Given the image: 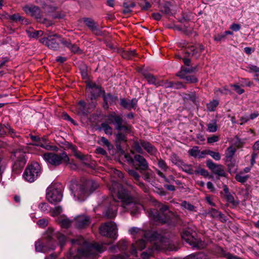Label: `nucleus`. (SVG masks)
Returning <instances> with one entry per match:
<instances>
[{
  "instance_id": "30",
  "label": "nucleus",
  "mask_w": 259,
  "mask_h": 259,
  "mask_svg": "<svg viewBox=\"0 0 259 259\" xmlns=\"http://www.w3.org/2000/svg\"><path fill=\"white\" fill-rule=\"evenodd\" d=\"M185 53L195 56L197 59L200 57V52H198L197 48L193 46H189L186 47Z\"/></svg>"
},
{
  "instance_id": "22",
  "label": "nucleus",
  "mask_w": 259,
  "mask_h": 259,
  "mask_svg": "<svg viewBox=\"0 0 259 259\" xmlns=\"http://www.w3.org/2000/svg\"><path fill=\"white\" fill-rule=\"evenodd\" d=\"M87 86L88 91L91 94V100H94L99 96L102 92L101 87L100 85H97L95 83H89Z\"/></svg>"
},
{
  "instance_id": "44",
  "label": "nucleus",
  "mask_w": 259,
  "mask_h": 259,
  "mask_svg": "<svg viewBox=\"0 0 259 259\" xmlns=\"http://www.w3.org/2000/svg\"><path fill=\"white\" fill-rule=\"evenodd\" d=\"M226 162L227 163L229 172L230 174L235 173L237 170V166L235 163L232 161V160L229 161H226Z\"/></svg>"
},
{
  "instance_id": "38",
  "label": "nucleus",
  "mask_w": 259,
  "mask_h": 259,
  "mask_svg": "<svg viewBox=\"0 0 259 259\" xmlns=\"http://www.w3.org/2000/svg\"><path fill=\"white\" fill-rule=\"evenodd\" d=\"M171 162L178 167H180L182 164L183 161L176 154L173 153L170 156Z\"/></svg>"
},
{
  "instance_id": "20",
  "label": "nucleus",
  "mask_w": 259,
  "mask_h": 259,
  "mask_svg": "<svg viewBox=\"0 0 259 259\" xmlns=\"http://www.w3.org/2000/svg\"><path fill=\"white\" fill-rule=\"evenodd\" d=\"M74 222L76 227L79 229L84 228L90 224L91 219L89 216L80 215L74 219Z\"/></svg>"
},
{
  "instance_id": "52",
  "label": "nucleus",
  "mask_w": 259,
  "mask_h": 259,
  "mask_svg": "<svg viewBox=\"0 0 259 259\" xmlns=\"http://www.w3.org/2000/svg\"><path fill=\"white\" fill-rule=\"evenodd\" d=\"M100 141L101 144L103 146H106L109 150L112 149V145L106 138L102 137L100 139Z\"/></svg>"
},
{
  "instance_id": "62",
  "label": "nucleus",
  "mask_w": 259,
  "mask_h": 259,
  "mask_svg": "<svg viewBox=\"0 0 259 259\" xmlns=\"http://www.w3.org/2000/svg\"><path fill=\"white\" fill-rule=\"evenodd\" d=\"M71 225V222L68 219H63L61 222V226L62 227L67 228Z\"/></svg>"
},
{
  "instance_id": "16",
  "label": "nucleus",
  "mask_w": 259,
  "mask_h": 259,
  "mask_svg": "<svg viewBox=\"0 0 259 259\" xmlns=\"http://www.w3.org/2000/svg\"><path fill=\"white\" fill-rule=\"evenodd\" d=\"M109 203L108 207L104 212L105 216L108 219L114 218L116 217L117 210L116 201L114 199H108L105 201V203Z\"/></svg>"
},
{
  "instance_id": "15",
  "label": "nucleus",
  "mask_w": 259,
  "mask_h": 259,
  "mask_svg": "<svg viewBox=\"0 0 259 259\" xmlns=\"http://www.w3.org/2000/svg\"><path fill=\"white\" fill-rule=\"evenodd\" d=\"M133 166L136 170H139L141 173L149 169V164L146 159L142 155L136 154L134 156Z\"/></svg>"
},
{
  "instance_id": "23",
  "label": "nucleus",
  "mask_w": 259,
  "mask_h": 259,
  "mask_svg": "<svg viewBox=\"0 0 259 259\" xmlns=\"http://www.w3.org/2000/svg\"><path fill=\"white\" fill-rule=\"evenodd\" d=\"M103 98L104 102L103 107L105 109L108 108L109 104L113 105L116 104L118 101V97L116 96L112 95L109 93L107 94L104 93L103 95Z\"/></svg>"
},
{
  "instance_id": "17",
  "label": "nucleus",
  "mask_w": 259,
  "mask_h": 259,
  "mask_svg": "<svg viewBox=\"0 0 259 259\" xmlns=\"http://www.w3.org/2000/svg\"><path fill=\"white\" fill-rule=\"evenodd\" d=\"M23 9L26 14L34 17L37 21L41 20V12L38 7L32 5H26L23 7Z\"/></svg>"
},
{
  "instance_id": "59",
  "label": "nucleus",
  "mask_w": 259,
  "mask_h": 259,
  "mask_svg": "<svg viewBox=\"0 0 259 259\" xmlns=\"http://www.w3.org/2000/svg\"><path fill=\"white\" fill-rule=\"evenodd\" d=\"M39 208L43 212L49 211V205L47 203L41 202L39 204Z\"/></svg>"
},
{
  "instance_id": "56",
  "label": "nucleus",
  "mask_w": 259,
  "mask_h": 259,
  "mask_svg": "<svg viewBox=\"0 0 259 259\" xmlns=\"http://www.w3.org/2000/svg\"><path fill=\"white\" fill-rule=\"evenodd\" d=\"M145 2V4H144L142 2L139 3L138 4L139 6L141 8V10H143V11L148 10L149 9H150L151 7V5L150 4V3H149L147 1H146Z\"/></svg>"
},
{
  "instance_id": "8",
  "label": "nucleus",
  "mask_w": 259,
  "mask_h": 259,
  "mask_svg": "<svg viewBox=\"0 0 259 259\" xmlns=\"http://www.w3.org/2000/svg\"><path fill=\"white\" fill-rule=\"evenodd\" d=\"M44 158L48 163L56 166L63 162L66 164L69 163V158L65 152H62L60 154L53 152L47 153L44 154Z\"/></svg>"
},
{
  "instance_id": "60",
  "label": "nucleus",
  "mask_w": 259,
  "mask_h": 259,
  "mask_svg": "<svg viewBox=\"0 0 259 259\" xmlns=\"http://www.w3.org/2000/svg\"><path fill=\"white\" fill-rule=\"evenodd\" d=\"M219 137L218 136L213 135L211 137H208L207 139V142L208 144H212L219 141Z\"/></svg>"
},
{
  "instance_id": "6",
  "label": "nucleus",
  "mask_w": 259,
  "mask_h": 259,
  "mask_svg": "<svg viewBox=\"0 0 259 259\" xmlns=\"http://www.w3.org/2000/svg\"><path fill=\"white\" fill-rule=\"evenodd\" d=\"M107 121L114 126L115 130L125 133H132V126L124 121L121 116L113 113L107 116Z\"/></svg>"
},
{
  "instance_id": "31",
  "label": "nucleus",
  "mask_w": 259,
  "mask_h": 259,
  "mask_svg": "<svg viewBox=\"0 0 259 259\" xmlns=\"http://www.w3.org/2000/svg\"><path fill=\"white\" fill-rule=\"evenodd\" d=\"M236 151V148L233 147H229L225 152V161H229L232 160V158Z\"/></svg>"
},
{
  "instance_id": "39",
  "label": "nucleus",
  "mask_w": 259,
  "mask_h": 259,
  "mask_svg": "<svg viewBox=\"0 0 259 259\" xmlns=\"http://www.w3.org/2000/svg\"><path fill=\"white\" fill-rule=\"evenodd\" d=\"M160 12L166 15H170L172 14L170 5L169 3H166L160 7Z\"/></svg>"
},
{
  "instance_id": "53",
  "label": "nucleus",
  "mask_w": 259,
  "mask_h": 259,
  "mask_svg": "<svg viewBox=\"0 0 259 259\" xmlns=\"http://www.w3.org/2000/svg\"><path fill=\"white\" fill-rule=\"evenodd\" d=\"M247 68L249 73H259V67L256 65L249 64L247 66Z\"/></svg>"
},
{
  "instance_id": "58",
  "label": "nucleus",
  "mask_w": 259,
  "mask_h": 259,
  "mask_svg": "<svg viewBox=\"0 0 259 259\" xmlns=\"http://www.w3.org/2000/svg\"><path fill=\"white\" fill-rule=\"evenodd\" d=\"M229 91L225 88L223 89H218L215 91V94L219 96L220 95H227Z\"/></svg>"
},
{
  "instance_id": "14",
  "label": "nucleus",
  "mask_w": 259,
  "mask_h": 259,
  "mask_svg": "<svg viewBox=\"0 0 259 259\" xmlns=\"http://www.w3.org/2000/svg\"><path fill=\"white\" fill-rule=\"evenodd\" d=\"M159 242H155L151 248H149L146 251L142 253L141 256L143 259H147L153 254V250H161L165 249V244L166 238L161 236L157 237Z\"/></svg>"
},
{
  "instance_id": "3",
  "label": "nucleus",
  "mask_w": 259,
  "mask_h": 259,
  "mask_svg": "<svg viewBox=\"0 0 259 259\" xmlns=\"http://www.w3.org/2000/svg\"><path fill=\"white\" fill-rule=\"evenodd\" d=\"M46 239V244H44L41 242L38 241L35 242V248L36 251L47 252L53 250L56 247V244L53 242V240L57 238L61 248H62L64 245L66 238L64 235L60 233H54V230L52 228H49L45 235Z\"/></svg>"
},
{
  "instance_id": "51",
  "label": "nucleus",
  "mask_w": 259,
  "mask_h": 259,
  "mask_svg": "<svg viewBox=\"0 0 259 259\" xmlns=\"http://www.w3.org/2000/svg\"><path fill=\"white\" fill-rule=\"evenodd\" d=\"M5 130L7 133H8L9 135L11 136L12 137H17L18 136L16 135L15 131L11 128V126L9 124H7L5 125Z\"/></svg>"
},
{
  "instance_id": "43",
  "label": "nucleus",
  "mask_w": 259,
  "mask_h": 259,
  "mask_svg": "<svg viewBox=\"0 0 259 259\" xmlns=\"http://www.w3.org/2000/svg\"><path fill=\"white\" fill-rule=\"evenodd\" d=\"M219 105V101L217 100H213L206 105L207 110L209 111H214L216 107Z\"/></svg>"
},
{
  "instance_id": "4",
  "label": "nucleus",
  "mask_w": 259,
  "mask_h": 259,
  "mask_svg": "<svg viewBox=\"0 0 259 259\" xmlns=\"http://www.w3.org/2000/svg\"><path fill=\"white\" fill-rule=\"evenodd\" d=\"M99 187V184L92 180H87L80 184H72L70 190L74 197L79 201L84 200Z\"/></svg>"
},
{
  "instance_id": "40",
  "label": "nucleus",
  "mask_w": 259,
  "mask_h": 259,
  "mask_svg": "<svg viewBox=\"0 0 259 259\" xmlns=\"http://www.w3.org/2000/svg\"><path fill=\"white\" fill-rule=\"evenodd\" d=\"M128 231L129 233L133 235H138V236H141L145 235L144 231L137 227H133L131 228Z\"/></svg>"
},
{
  "instance_id": "29",
  "label": "nucleus",
  "mask_w": 259,
  "mask_h": 259,
  "mask_svg": "<svg viewBox=\"0 0 259 259\" xmlns=\"http://www.w3.org/2000/svg\"><path fill=\"white\" fill-rule=\"evenodd\" d=\"M127 133H125L123 132V133L121 132H118L116 135V138H115V142H116V146L117 148L118 147H120V144L121 142H125L127 141V137L125 136V134Z\"/></svg>"
},
{
  "instance_id": "49",
  "label": "nucleus",
  "mask_w": 259,
  "mask_h": 259,
  "mask_svg": "<svg viewBox=\"0 0 259 259\" xmlns=\"http://www.w3.org/2000/svg\"><path fill=\"white\" fill-rule=\"evenodd\" d=\"M249 176L248 175L243 176L241 174H236L235 176V179L241 183L246 182Z\"/></svg>"
},
{
  "instance_id": "54",
  "label": "nucleus",
  "mask_w": 259,
  "mask_h": 259,
  "mask_svg": "<svg viewBox=\"0 0 259 259\" xmlns=\"http://www.w3.org/2000/svg\"><path fill=\"white\" fill-rule=\"evenodd\" d=\"M141 141L140 140V142L139 141H135L134 142L133 147L134 149L138 153H143V150L142 149V146H141Z\"/></svg>"
},
{
  "instance_id": "28",
  "label": "nucleus",
  "mask_w": 259,
  "mask_h": 259,
  "mask_svg": "<svg viewBox=\"0 0 259 259\" xmlns=\"http://www.w3.org/2000/svg\"><path fill=\"white\" fill-rule=\"evenodd\" d=\"M146 245V242L144 239L139 240L136 242V246L132 244V251L131 253L133 255L137 254L136 248H138L140 250H142L145 248Z\"/></svg>"
},
{
  "instance_id": "9",
  "label": "nucleus",
  "mask_w": 259,
  "mask_h": 259,
  "mask_svg": "<svg viewBox=\"0 0 259 259\" xmlns=\"http://www.w3.org/2000/svg\"><path fill=\"white\" fill-rule=\"evenodd\" d=\"M40 174V168L37 163L28 165L23 174V177L26 181L29 183L35 181Z\"/></svg>"
},
{
  "instance_id": "7",
  "label": "nucleus",
  "mask_w": 259,
  "mask_h": 259,
  "mask_svg": "<svg viewBox=\"0 0 259 259\" xmlns=\"http://www.w3.org/2000/svg\"><path fill=\"white\" fill-rule=\"evenodd\" d=\"M159 210L151 209L148 215L154 221L159 223L165 224L169 220L168 214V207L166 205L159 204L158 206Z\"/></svg>"
},
{
  "instance_id": "63",
  "label": "nucleus",
  "mask_w": 259,
  "mask_h": 259,
  "mask_svg": "<svg viewBox=\"0 0 259 259\" xmlns=\"http://www.w3.org/2000/svg\"><path fill=\"white\" fill-rule=\"evenodd\" d=\"M173 83V89H180L181 88L186 89V86L180 81L174 82Z\"/></svg>"
},
{
  "instance_id": "27",
  "label": "nucleus",
  "mask_w": 259,
  "mask_h": 259,
  "mask_svg": "<svg viewBox=\"0 0 259 259\" xmlns=\"http://www.w3.org/2000/svg\"><path fill=\"white\" fill-rule=\"evenodd\" d=\"M209 214L211 217L217 218L222 222H225L227 221V219L224 214L215 209L211 208L209 210Z\"/></svg>"
},
{
  "instance_id": "42",
  "label": "nucleus",
  "mask_w": 259,
  "mask_h": 259,
  "mask_svg": "<svg viewBox=\"0 0 259 259\" xmlns=\"http://www.w3.org/2000/svg\"><path fill=\"white\" fill-rule=\"evenodd\" d=\"M75 156L78 159L81 160L84 165L88 166L89 165L88 163L89 161V158L87 155H83L80 152H76L75 153Z\"/></svg>"
},
{
  "instance_id": "5",
  "label": "nucleus",
  "mask_w": 259,
  "mask_h": 259,
  "mask_svg": "<svg viewBox=\"0 0 259 259\" xmlns=\"http://www.w3.org/2000/svg\"><path fill=\"white\" fill-rule=\"evenodd\" d=\"M11 158L13 161V171L19 173L25 165L27 158L26 154L22 148H19L14 150Z\"/></svg>"
},
{
  "instance_id": "33",
  "label": "nucleus",
  "mask_w": 259,
  "mask_h": 259,
  "mask_svg": "<svg viewBox=\"0 0 259 259\" xmlns=\"http://www.w3.org/2000/svg\"><path fill=\"white\" fill-rule=\"evenodd\" d=\"M207 131L210 133H214L218 130L217 121L216 119L211 120L207 124Z\"/></svg>"
},
{
  "instance_id": "25",
  "label": "nucleus",
  "mask_w": 259,
  "mask_h": 259,
  "mask_svg": "<svg viewBox=\"0 0 259 259\" xmlns=\"http://www.w3.org/2000/svg\"><path fill=\"white\" fill-rule=\"evenodd\" d=\"M197 70V66L191 67H181V70L177 73V76L179 77H183V75H187L188 73L194 72Z\"/></svg>"
},
{
  "instance_id": "21",
  "label": "nucleus",
  "mask_w": 259,
  "mask_h": 259,
  "mask_svg": "<svg viewBox=\"0 0 259 259\" xmlns=\"http://www.w3.org/2000/svg\"><path fill=\"white\" fill-rule=\"evenodd\" d=\"M82 21L92 32L98 35L101 34V31L98 28L97 23L93 19L85 17L82 19Z\"/></svg>"
},
{
  "instance_id": "12",
  "label": "nucleus",
  "mask_w": 259,
  "mask_h": 259,
  "mask_svg": "<svg viewBox=\"0 0 259 259\" xmlns=\"http://www.w3.org/2000/svg\"><path fill=\"white\" fill-rule=\"evenodd\" d=\"M62 39L59 35L56 33L52 34L49 32L48 37L41 38L39 41L49 48L56 50L59 48V42H61L60 40Z\"/></svg>"
},
{
  "instance_id": "26",
  "label": "nucleus",
  "mask_w": 259,
  "mask_h": 259,
  "mask_svg": "<svg viewBox=\"0 0 259 259\" xmlns=\"http://www.w3.org/2000/svg\"><path fill=\"white\" fill-rule=\"evenodd\" d=\"M141 146L149 154L151 155H154L157 152L156 149L149 142L141 141Z\"/></svg>"
},
{
  "instance_id": "18",
  "label": "nucleus",
  "mask_w": 259,
  "mask_h": 259,
  "mask_svg": "<svg viewBox=\"0 0 259 259\" xmlns=\"http://www.w3.org/2000/svg\"><path fill=\"white\" fill-rule=\"evenodd\" d=\"M206 163L207 167L215 175L219 177H225L226 176V174L222 165L216 164L210 159L207 160Z\"/></svg>"
},
{
  "instance_id": "11",
  "label": "nucleus",
  "mask_w": 259,
  "mask_h": 259,
  "mask_svg": "<svg viewBox=\"0 0 259 259\" xmlns=\"http://www.w3.org/2000/svg\"><path fill=\"white\" fill-rule=\"evenodd\" d=\"M63 197L61 189L55 186H51L47 189L46 198L52 204H56L61 201Z\"/></svg>"
},
{
  "instance_id": "41",
  "label": "nucleus",
  "mask_w": 259,
  "mask_h": 259,
  "mask_svg": "<svg viewBox=\"0 0 259 259\" xmlns=\"http://www.w3.org/2000/svg\"><path fill=\"white\" fill-rule=\"evenodd\" d=\"M181 205L183 208L187 209L190 211H196V207L193 205L187 202L186 201H182Z\"/></svg>"
},
{
  "instance_id": "24",
  "label": "nucleus",
  "mask_w": 259,
  "mask_h": 259,
  "mask_svg": "<svg viewBox=\"0 0 259 259\" xmlns=\"http://www.w3.org/2000/svg\"><path fill=\"white\" fill-rule=\"evenodd\" d=\"M61 43L66 47L68 48L71 52L74 54H80L82 53V51L75 44H72L69 40L62 39L60 40Z\"/></svg>"
},
{
  "instance_id": "34",
  "label": "nucleus",
  "mask_w": 259,
  "mask_h": 259,
  "mask_svg": "<svg viewBox=\"0 0 259 259\" xmlns=\"http://www.w3.org/2000/svg\"><path fill=\"white\" fill-rule=\"evenodd\" d=\"M109 124L108 122L102 123L99 129L103 130L106 134L111 135L112 134L113 129L109 126Z\"/></svg>"
},
{
  "instance_id": "35",
  "label": "nucleus",
  "mask_w": 259,
  "mask_h": 259,
  "mask_svg": "<svg viewBox=\"0 0 259 259\" xmlns=\"http://www.w3.org/2000/svg\"><path fill=\"white\" fill-rule=\"evenodd\" d=\"M121 55L124 59H132L136 56V51H123L121 52Z\"/></svg>"
},
{
  "instance_id": "48",
  "label": "nucleus",
  "mask_w": 259,
  "mask_h": 259,
  "mask_svg": "<svg viewBox=\"0 0 259 259\" xmlns=\"http://www.w3.org/2000/svg\"><path fill=\"white\" fill-rule=\"evenodd\" d=\"M204 153H207L208 155H209L213 159L217 161H219L221 159V155L218 152L208 150V151L205 152Z\"/></svg>"
},
{
  "instance_id": "45",
  "label": "nucleus",
  "mask_w": 259,
  "mask_h": 259,
  "mask_svg": "<svg viewBox=\"0 0 259 259\" xmlns=\"http://www.w3.org/2000/svg\"><path fill=\"white\" fill-rule=\"evenodd\" d=\"M135 169H128L127 172L130 176L133 178V179L136 181L139 182L140 179V176Z\"/></svg>"
},
{
  "instance_id": "13",
  "label": "nucleus",
  "mask_w": 259,
  "mask_h": 259,
  "mask_svg": "<svg viewBox=\"0 0 259 259\" xmlns=\"http://www.w3.org/2000/svg\"><path fill=\"white\" fill-rule=\"evenodd\" d=\"M117 230V226L113 222L105 223L99 228L100 233L101 235L111 238H116Z\"/></svg>"
},
{
  "instance_id": "47",
  "label": "nucleus",
  "mask_w": 259,
  "mask_h": 259,
  "mask_svg": "<svg viewBox=\"0 0 259 259\" xmlns=\"http://www.w3.org/2000/svg\"><path fill=\"white\" fill-rule=\"evenodd\" d=\"M157 160V165L158 167L164 171H166L169 168V167L167 165L165 161L161 158L158 159Z\"/></svg>"
},
{
  "instance_id": "10",
  "label": "nucleus",
  "mask_w": 259,
  "mask_h": 259,
  "mask_svg": "<svg viewBox=\"0 0 259 259\" xmlns=\"http://www.w3.org/2000/svg\"><path fill=\"white\" fill-rule=\"evenodd\" d=\"M196 233L189 230H185L182 233L181 236L183 240L193 247L198 248H203L205 247V244L201 240L196 238Z\"/></svg>"
},
{
  "instance_id": "2",
  "label": "nucleus",
  "mask_w": 259,
  "mask_h": 259,
  "mask_svg": "<svg viewBox=\"0 0 259 259\" xmlns=\"http://www.w3.org/2000/svg\"><path fill=\"white\" fill-rule=\"evenodd\" d=\"M110 191L116 194L118 199L121 202V206L127 211H130L131 215H135L143 208L140 203L135 201L130 192L120 184L114 182L110 188Z\"/></svg>"
},
{
  "instance_id": "1",
  "label": "nucleus",
  "mask_w": 259,
  "mask_h": 259,
  "mask_svg": "<svg viewBox=\"0 0 259 259\" xmlns=\"http://www.w3.org/2000/svg\"><path fill=\"white\" fill-rule=\"evenodd\" d=\"M71 242L73 246L77 245L81 248H77V254L74 255V250L76 249H73V247H71L67 254L68 259H80L81 257H84L85 259H96L98 253H102L106 249L104 244L89 243L82 237L72 239Z\"/></svg>"
},
{
  "instance_id": "32",
  "label": "nucleus",
  "mask_w": 259,
  "mask_h": 259,
  "mask_svg": "<svg viewBox=\"0 0 259 259\" xmlns=\"http://www.w3.org/2000/svg\"><path fill=\"white\" fill-rule=\"evenodd\" d=\"M28 36L30 38H37L43 34V32L41 30H35L33 28H29L26 30Z\"/></svg>"
},
{
  "instance_id": "19",
  "label": "nucleus",
  "mask_w": 259,
  "mask_h": 259,
  "mask_svg": "<svg viewBox=\"0 0 259 259\" xmlns=\"http://www.w3.org/2000/svg\"><path fill=\"white\" fill-rule=\"evenodd\" d=\"M140 72L149 83L154 84L157 87L163 85L162 80H158L156 76L149 73L146 70L142 69Z\"/></svg>"
},
{
  "instance_id": "50",
  "label": "nucleus",
  "mask_w": 259,
  "mask_h": 259,
  "mask_svg": "<svg viewBox=\"0 0 259 259\" xmlns=\"http://www.w3.org/2000/svg\"><path fill=\"white\" fill-rule=\"evenodd\" d=\"M200 151L199 150V148L197 146H194L192 149L189 150V154L194 157H196L198 156Z\"/></svg>"
},
{
  "instance_id": "64",
  "label": "nucleus",
  "mask_w": 259,
  "mask_h": 259,
  "mask_svg": "<svg viewBox=\"0 0 259 259\" xmlns=\"http://www.w3.org/2000/svg\"><path fill=\"white\" fill-rule=\"evenodd\" d=\"M241 28V25L237 23H233L230 26V29L234 31H238Z\"/></svg>"
},
{
  "instance_id": "37",
  "label": "nucleus",
  "mask_w": 259,
  "mask_h": 259,
  "mask_svg": "<svg viewBox=\"0 0 259 259\" xmlns=\"http://www.w3.org/2000/svg\"><path fill=\"white\" fill-rule=\"evenodd\" d=\"M183 77L180 78L185 79L186 83H195L197 82L198 81L197 78L193 75H183Z\"/></svg>"
},
{
  "instance_id": "36",
  "label": "nucleus",
  "mask_w": 259,
  "mask_h": 259,
  "mask_svg": "<svg viewBox=\"0 0 259 259\" xmlns=\"http://www.w3.org/2000/svg\"><path fill=\"white\" fill-rule=\"evenodd\" d=\"M179 167L181 168L183 171L189 175H193L194 174L192 165L191 164H186L183 162L182 164Z\"/></svg>"
},
{
  "instance_id": "55",
  "label": "nucleus",
  "mask_w": 259,
  "mask_h": 259,
  "mask_svg": "<svg viewBox=\"0 0 259 259\" xmlns=\"http://www.w3.org/2000/svg\"><path fill=\"white\" fill-rule=\"evenodd\" d=\"M195 174H199L204 177H207L209 175V173L206 169L199 167L197 170L194 171Z\"/></svg>"
},
{
  "instance_id": "57",
  "label": "nucleus",
  "mask_w": 259,
  "mask_h": 259,
  "mask_svg": "<svg viewBox=\"0 0 259 259\" xmlns=\"http://www.w3.org/2000/svg\"><path fill=\"white\" fill-rule=\"evenodd\" d=\"M120 105L123 108L130 110V101H127L124 98L120 99Z\"/></svg>"
},
{
  "instance_id": "61",
  "label": "nucleus",
  "mask_w": 259,
  "mask_h": 259,
  "mask_svg": "<svg viewBox=\"0 0 259 259\" xmlns=\"http://www.w3.org/2000/svg\"><path fill=\"white\" fill-rule=\"evenodd\" d=\"M37 224L41 228H44L46 227L48 224V221L45 219H42L40 220H39L37 222Z\"/></svg>"
},
{
  "instance_id": "46",
  "label": "nucleus",
  "mask_w": 259,
  "mask_h": 259,
  "mask_svg": "<svg viewBox=\"0 0 259 259\" xmlns=\"http://www.w3.org/2000/svg\"><path fill=\"white\" fill-rule=\"evenodd\" d=\"M185 259H209L207 256L203 252L192 255Z\"/></svg>"
}]
</instances>
